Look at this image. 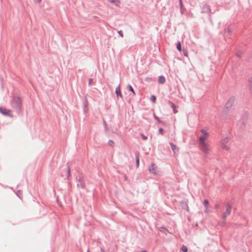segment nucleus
Instances as JSON below:
<instances>
[{
  "label": "nucleus",
  "mask_w": 252,
  "mask_h": 252,
  "mask_svg": "<svg viewBox=\"0 0 252 252\" xmlns=\"http://www.w3.org/2000/svg\"><path fill=\"white\" fill-rule=\"evenodd\" d=\"M200 133L198 138L199 149L206 156L210 154L211 151L210 144L207 142V140L210 136V133L208 129L206 127L201 129Z\"/></svg>",
  "instance_id": "nucleus-1"
},
{
  "label": "nucleus",
  "mask_w": 252,
  "mask_h": 252,
  "mask_svg": "<svg viewBox=\"0 0 252 252\" xmlns=\"http://www.w3.org/2000/svg\"><path fill=\"white\" fill-rule=\"evenodd\" d=\"M12 107L19 110L21 105V100L19 97H14L11 103Z\"/></svg>",
  "instance_id": "nucleus-2"
},
{
  "label": "nucleus",
  "mask_w": 252,
  "mask_h": 252,
  "mask_svg": "<svg viewBox=\"0 0 252 252\" xmlns=\"http://www.w3.org/2000/svg\"><path fill=\"white\" fill-rule=\"evenodd\" d=\"M229 139L227 137L224 138L220 142L221 148L225 151L229 150L230 148L227 144L229 142Z\"/></svg>",
  "instance_id": "nucleus-3"
},
{
  "label": "nucleus",
  "mask_w": 252,
  "mask_h": 252,
  "mask_svg": "<svg viewBox=\"0 0 252 252\" xmlns=\"http://www.w3.org/2000/svg\"><path fill=\"white\" fill-rule=\"evenodd\" d=\"M149 171L150 173L153 174H157L158 173V168L157 165L154 163H152L149 167Z\"/></svg>",
  "instance_id": "nucleus-4"
},
{
  "label": "nucleus",
  "mask_w": 252,
  "mask_h": 252,
  "mask_svg": "<svg viewBox=\"0 0 252 252\" xmlns=\"http://www.w3.org/2000/svg\"><path fill=\"white\" fill-rule=\"evenodd\" d=\"M0 112L5 116H8L9 117H13L11 111L10 110L7 109L5 108L0 107Z\"/></svg>",
  "instance_id": "nucleus-5"
},
{
  "label": "nucleus",
  "mask_w": 252,
  "mask_h": 252,
  "mask_svg": "<svg viewBox=\"0 0 252 252\" xmlns=\"http://www.w3.org/2000/svg\"><path fill=\"white\" fill-rule=\"evenodd\" d=\"M231 207L230 205L227 204L226 206V211L223 215V217L225 218L231 213Z\"/></svg>",
  "instance_id": "nucleus-6"
},
{
  "label": "nucleus",
  "mask_w": 252,
  "mask_h": 252,
  "mask_svg": "<svg viewBox=\"0 0 252 252\" xmlns=\"http://www.w3.org/2000/svg\"><path fill=\"white\" fill-rule=\"evenodd\" d=\"M168 103L171 105L173 108L174 113H177L178 112L177 107L170 100L168 101Z\"/></svg>",
  "instance_id": "nucleus-7"
},
{
  "label": "nucleus",
  "mask_w": 252,
  "mask_h": 252,
  "mask_svg": "<svg viewBox=\"0 0 252 252\" xmlns=\"http://www.w3.org/2000/svg\"><path fill=\"white\" fill-rule=\"evenodd\" d=\"M109 2L113 3L114 4L119 6L120 4V0H107Z\"/></svg>",
  "instance_id": "nucleus-8"
},
{
  "label": "nucleus",
  "mask_w": 252,
  "mask_h": 252,
  "mask_svg": "<svg viewBox=\"0 0 252 252\" xmlns=\"http://www.w3.org/2000/svg\"><path fill=\"white\" fill-rule=\"evenodd\" d=\"M203 204L205 206L206 210L205 211V213L208 212V206H209V201L207 200H204L203 201Z\"/></svg>",
  "instance_id": "nucleus-9"
},
{
  "label": "nucleus",
  "mask_w": 252,
  "mask_h": 252,
  "mask_svg": "<svg viewBox=\"0 0 252 252\" xmlns=\"http://www.w3.org/2000/svg\"><path fill=\"white\" fill-rule=\"evenodd\" d=\"M116 94H117V97L119 96H120L121 97H122V94L121 93L120 87L119 86L117 87V88L116 89Z\"/></svg>",
  "instance_id": "nucleus-10"
},
{
  "label": "nucleus",
  "mask_w": 252,
  "mask_h": 252,
  "mask_svg": "<svg viewBox=\"0 0 252 252\" xmlns=\"http://www.w3.org/2000/svg\"><path fill=\"white\" fill-rule=\"evenodd\" d=\"M165 81V78L163 76H159L158 78V82L159 83L163 84Z\"/></svg>",
  "instance_id": "nucleus-11"
},
{
  "label": "nucleus",
  "mask_w": 252,
  "mask_h": 252,
  "mask_svg": "<svg viewBox=\"0 0 252 252\" xmlns=\"http://www.w3.org/2000/svg\"><path fill=\"white\" fill-rule=\"evenodd\" d=\"M170 145L171 146V148H172V150L173 151V152L174 153H175L176 152L175 150L176 149V146L172 143H170Z\"/></svg>",
  "instance_id": "nucleus-12"
},
{
  "label": "nucleus",
  "mask_w": 252,
  "mask_h": 252,
  "mask_svg": "<svg viewBox=\"0 0 252 252\" xmlns=\"http://www.w3.org/2000/svg\"><path fill=\"white\" fill-rule=\"evenodd\" d=\"M177 49L179 51H181V43L180 42H179L178 43H177Z\"/></svg>",
  "instance_id": "nucleus-13"
},
{
  "label": "nucleus",
  "mask_w": 252,
  "mask_h": 252,
  "mask_svg": "<svg viewBox=\"0 0 252 252\" xmlns=\"http://www.w3.org/2000/svg\"><path fill=\"white\" fill-rule=\"evenodd\" d=\"M150 99L153 102H155L156 101V96L153 95L151 96L150 97Z\"/></svg>",
  "instance_id": "nucleus-14"
},
{
  "label": "nucleus",
  "mask_w": 252,
  "mask_h": 252,
  "mask_svg": "<svg viewBox=\"0 0 252 252\" xmlns=\"http://www.w3.org/2000/svg\"><path fill=\"white\" fill-rule=\"evenodd\" d=\"M182 251L184 252H188V248L186 246H183L181 249Z\"/></svg>",
  "instance_id": "nucleus-15"
},
{
  "label": "nucleus",
  "mask_w": 252,
  "mask_h": 252,
  "mask_svg": "<svg viewBox=\"0 0 252 252\" xmlns=\"http://www.w3.org/2000/svg\"><path fill=\"white\" fill-rule=\"evenodd\" d=\"M128 89L130 91L132 92L133 94H135V92L131 86H128Z\"/></svg>",
  "instance_id": "nucleus-16"
},
{
  "label": "nucleus",
  "mask_w": 252,
  "mask_h": 252,
  "mask_svg": "<svg viewBox=\"0 0 252 252\" xmlns=\"http://www.w3.org/2000/svg\"><path fill=\"white\" fill-rule=\"evenodd\" d=\"M139 165V157L137 156L136 157V167H138Z\"/></svg>",
  "instance_id": "nucleus-17"
},
{
  "label": "nucleus",
  "mask_w": 252,
  "mask_h": 252,
  "mask_svg": "<svg viewBox=\"0 0 252 252\" xmlns=\"http://www.w3.org/2000/svg\"><path fill=\"white\" fill-rule=\"evenodd\" d=\"M109 145L111 146H113L114 143L112 140H109Z\"/></svg>",
  "instance_id": "nucleus-18"
},
{
  "label": "nucleus",
  "mask_w": 252,
  "mask_h": 252,
  "mask_svg": "<svg viewBox=\"0 0 252 252\" xmlns=\"http://www.w3.org/2000/svg\"><path fill=\"white\" fill-rule=\"evenodd\" d=\"M162 230H161L160 231L166 234V232H168V230L164 228H162Z\"/></svg>",
  "instance_id": "nucleus-19"
},
{
  "label": "nucleus",
  "mask_w": 252,
  "mask_h": 252,
  "mask_svg": "<svg viewBox=\"0 0 252 252\" xmlns=\"http://www.w3.org/2000/svg\"><path fill=\"white\" fill-rule=\"evenodd\" d=\"M183 53L185 56L188 57V51L186 50H184Z\"/></svg>",
  "instance_id": "nucleus-20"
},
{
  "label": "nucleus",
  "mask_w": 252,
  "mask_h": 252,
  "mask_svg": "<svg viewBox=\"0 0 252 252\" xmlns=\"http://www.w3.org/2000/svg\"><path fill=\"white\" fill-rule=\"evenodd\" d=\"M141 136L143 140H146L147 139V137L144 135L143 134H141Z\"/></svg>",
  "instance_id": "nucleus-21"
},
{
  "label": "nucleus",
  "mask_w": 252,
  "mask_h": 252,
  "mask_svg": "<svg viewBox=\"0 0 252 252\" xmlns=\"http://www.w3.org/2000/svg\"><path fill=\"white\" fill-rule=\"evenodd\" d=\"M158 132L159 133H160V134H162L163 133V129L162 128H160L158 130Z\"/></svg>",
  "instance_id": "nucleus-22"
},
{
  "label": "nucleus",
  "mask_w": 252,
  "mask_h": 252,
  "mask_svg": "<svg viewBox=\"0 0 252 252\" xmlns=\"http://www.w3.org/2000/svg\"><path fill=\"white\" fill-rule=\"evenodd\" d=\"M118 33H119V35H120L121 37H123V34L122 32L121 31H119V32H118Z\"/></svg>",
  "instance_id": "nucleus-23"
},
{
  "label": "nucleus",
  "mask_w": 252,
  "mask_h": 252,
  "mask_svg": "<svg viewBox=\"0 0 252 252\" xmlns=\"http://www.w3.org/2000/svg\"><path fill=\"white\" fill-rule=\"evenodd\" d=\"M179 1H180V4L181 8H182L183 6L182 1V0H179Z\"/></svg>",
  "instance_id": "nucleus-24"
},
{
  "label": "nucleus",
  "mask_w": 252,
  "mask_h": 252,
  "mask_svg": "<svg viewBox=\"0 0 252 252\" xmlns=\"http://www.w3.org/2000/svg\"><path fill=\"white\" fill-rule=\"evenodd\" d=\"M41 0H34V1L37 2L38 3L40 2Z\"/></svg>",
  "instance_id": "nucleus-25"
},
{
  "label": "nucleus",
  "mask_w": 252,
  "mask_h": 252,
  "mask_svg": "<svg viewBox=\"0 0 252 252\" xmlns=\"http://www.w3.org/2000/svg\"><path fill=\"white\" fill-rule=\"evenodd\" d=\"M250 91H251V94H252V85L251 86V87H250Z\"/></svg>",
  "instance_id": "nucleus-26"
},
{
  "label": "nucleus",
  "mask_w": 252,
  "mask_h": 252,
  "mask_svg": "<svg viewBox=\"0 0 252 252\" xmlns=\"http://www.w3.org/2000/svg\"><path fill=\"white\" fill-rule=\"evenodd\" d=\"M91 81H92V79H90V80H89V85H90V84H91Z\"/></svg>",
  "instance_id": "nucleus-27"
},
{
  "label": "nucleus",
  "mask_w": 252,
  "mask_h": 252,
  "mask_svg": "<svg viewBox=\"0 0 252 252\" xmlns=\"http://www.w3.org/2000/svg\"><path fill=\"white\" fill-rule=\"evenodd\" d=\"M68 172L69 173V172H70V169H69V168H68Z\"/></svg>",
  "instance_id": "nucleus-28"
},
{
  "label": "nucleus",
  "mask_w": 252,
  "mask_h": 252,
  "mask_svg": "<svg viewBox=\"0 0 252 252\" xmlns=\"http://www.w3.org/2000/svg\"><path fill=\"white\" fill-rule=\"evenodd\" d=\"M146 252V251H143V252Z\"/></svg>",
  "instance_id": "nucleus-29"
},
{
  "label": "nucleus",
  "mask_w": 252,
  "mask_h": 252,
  "mask_svg": "<svg viewBox=\"0 0 252 252\" xmlns=\"http://www.w3.org/2000/svg\"><path fill=\"white\" fill-rule=\"evenodd\" d=\"M87 252H89V251H88Z\"/></svg>",
  "instance_id": "nucleus-30"
}]
</instances>
